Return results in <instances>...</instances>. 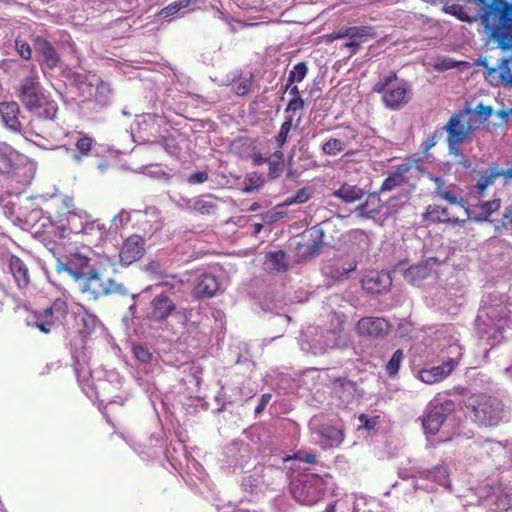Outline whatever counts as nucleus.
<instances>
[{
	"mask_svg": "<svg viewBox=\"0 0 512 512\" xmlns=\"http://www.w3.org/2000/svg\"><path fill=\"white\" fill-rule=\"evenodd\" d=\"M351 237L362 245L363 250L369 249L370 239L366 232L362 230H355L352 232Z\"/></svg>",
	"mask_w": 512,
	"mask_h": 512,
	"instance_id": "obj_46",
	"label": "nucleus"
},
{
	"mask_svg": "<svg viewBox=\"0 0 512 512\" xmlns=\"http://www.w3.org/2000/svg\"><path fill=\"white\" fill-rule=\"evenodd\" d=\"M397 78L396 71H390L373 86V91L381 94L384 106L391 110H398L409 102V89L406 82L403 81L400 85L391 87Z\"/></svg>",
	"mask_w": 512,
	"mask_h": 512,
	"instance_id": "obj_5",
	"label": "nucleus"
},
{
	"mask_svg": "<svg viewBox=\"0 0 512 512\" xmlns=\"http://www.w3.org/2000/svg\"><path fill=\"white\" fill-rule=\"evenodd\" d=\"M440 196L445 199L446 201H448L450 204H458L459 206H461L462 208H464V205L462 203V199L460 201H458L457 197L449 190H444Z\"/></svg>",
	"mask_w": 512,
	"mask_h": 512,
	"instance_id": "obj_54",
	"label": "nucleus"
},
{
	"mask_svg": "<svg viewBox=\"0 0 512 512\" xmlns=\"http://www.w3.org/2000/svg\"><path fill=\"white\" fill-rule=\"evenodd\" d=\"M392 279L385 271H370L361 280L362 288L370 294H381L389 290Z\"/></svg>",
	"mask_w": 512,
	"mask_h": 512,
	"instance_id": "obj_18",
	"label": "nucleus"
},
{
	"mask_svg": "<svg viewBox=\"0 0 512 512\" xmlns=\"http://www.w3.org/2000/svg\"><path fill=\"white\" fill-rule=\"evenodd\" d=\"M493 109L490 106H485L483 104H479L476 107V113L477 115L483 119L487 120L492 115Z\"/></svg>",
	"mask_w": 512,
	"mask_h": 512,
	"instance_id": "obj_53",
	"label": "nucleus"
},
{
	"mask_svg": "<svg viewBox=\"0 0 512 512\" xmlns=\"http://www.w3.org/2000/svg\"><path fill=\"white\" fill-rule=\"evenodd\" d=\"M20 107L15 101L0 102V116L5 127L15 133L23 134L27 139L30 137H42L34 128L33 121H30L25 128L19 119Z\"/></svg>",
	"mask_w": 512,
	"mask_h": 512,
	"instance_id": "obj_8",
	"label": "nucleus"
},
{
	"mask_svg": "<svg viewBox=\"0 0 512 512\" xmlns=\"http://www.w3.org/2000/svg\"><path fill=\"white\" fill-rule=\"evenodd\" d=\"M313 431L321 439V446L324 449L339 447L345 439L343 426L331 422L316 424Z\"/></svg>",
	"mask_w": 512,
	"mask_h": 512,
	"instance_id": "obj_14",
	"label": "nucleus"
},
{
	"mask_svg": "<svg viewBox=\"0 0 512 512\" xmlns=\"http://www.w3.org/2000/svg\"><path fill=\"white\" fill-rule=\"evenodd\" d=\"M263 265L269 273H285L289 268L288 255L283 250L267 252L264 256Z\"/></svg>",
	"mask_w": 512,
	"mask_h": 512,
	"instance_id": "obj_21",
	"label": "nucleus"
},
{
	"mask_svg": "<svg viewBox=\"0 0 512 512\" xmlns=\"http://www.w3.org/2000/svg\"><path fill=\"white\" fill-rule=\"evenodd\" d=\"M379 416L368 417L366 414L359 415V421L362 423L363 428L366 430L374 429L379 423Z\"/></svg>",
	"mask_w": 512,
	"mask_h": 512,
	"instance_id": "obj_48",
	"label": "nucleus"
},
{
	"mask_svg": "<svg viewBox=\"0 0 512 512\" xmlns=\"http://www.w3.org/2000/svg\"><path fill=\"white\" fill-rule=\"evenodd\" d=\"M465 406L473 413L474 421L479 425L496 426L505 416L503 403L484 393L472 394L467 397Z\"/></svg>",
	"mask_w": 512,
	"mask_h": 512,
	"instance_id": "obj_3",
	"label": "nucleus"
},
{
	"mask_svg": "<svg viewBox=\"0 0 512 512\" xmlns=\"http://www.w3.org/2000/svg\"><path fill=\"white\" fill-rule=\"evenodd\" d=\"M56 270L68 273L75 281L82 280L90 270V259L81 253H70L57 261Z\"/></svg>",
	"mask_w": 512,
	"mask_h": 512,
	"instance_id": "obj_11",
	"label": "nucleus"
},
{
	"mask_svg": "<svg viewBox=\"0 0 512 512\" xmlns=\"http://www.w3.org/2000/svg\"><path fill=\"white\" fill-rule=\"evenodd\" d=\"M192 211L202 215L214 214L217 210L216 204L212 200H206L204 198H196L190 205Z\"/></svg>",
	"mask_w": 512,
	"mask_h": 512,
	"instance_id": "obj_31",
	"label": "nucleus"
},
{
	"mask_svg": "<svg viewBox=\"0 0 512 512\" xmlns=\"http://www.w3.org/2000/svg\"><path fill=\"white\" fill-rule=\"evenodd\" d=\"M270 398H271L270 394H263L261 397L260 403L258 404V406L255 409V412L256 413L262 412L265 409L266 405L268 404Z\"/></svg>",
	"mask_w": 512,
	"mask_h": 512,
	"instance_id": "obj_57",
	"label": "nucleus"
},
{
	"mask_svg": "<svg viewBox=\"0 0 512 512\" xmlns=\"http://www.w3.org/2000/svg\"><path fill=\"white\" fill-rule=\"evenodd\" d=\"M320 245L315 241L299 242L297 249L302 257L314 255L319 251Z\"/></svg>",
	"mask_w": 512,
	"mask_h": 512,
	"instance_id": "obj_38",
	"label": "nucleus"
},
{
	"mask_svg": "<svg viewBox=\"0 0 512 512\" xmlns=\"http://www.w3.org/2000/svg\"><path fill=\"white\" fill-rule=\"evenodd\" d=\"M346 47L350 48L352 53H355L360 47V41L355 39H350L349 42L345 44Z\"/></svg>",
	"mask_w": 512,
	"mask_h": 512,
	"instance_id": "obj_60",
	"label": "nucleus"
},
{
	"mask_svg": "<svg viewBox=\"0 0 512 512\" xmlns=\"http://www.w3.org/2000/svg\"><path fill=\"white\" fill-rule=\"evenodd\" d=\"M165 149H166L169 153L174 154V153H176V151L178 150V147H177L176 145H171V146H170V145L166 144Z\"/></svg>",
	"mask_w": 512,
	"mask_h": 512,
	"instance_id": "obj_63",
	"label": "nucleus"
},
{
	"mask_svg": "<svg viewBox=\"0 0 512 512\" xmlns=\"http://www.w3.org/2000/svg\"><path fill=\"white\" fill-rule=\"evenodd\" d=\"M68 304L61 298L55 299L49 307L42 311H34L33 319L27 321L29 326L37 328L44 334H49L55 327L66 320Z\"/></svg>",
	"mask_w": 512,
	"mask_h": 512,
	"instance_id": "obj_6",
	"label": "nucleus"
},
{
	"mask_svg": "<svg viewBox=\"0 0 512 512\" xmlns=\"http://www.w3.org/2000/svg\"><path fill=\"white\" fill-rule=\"evenodd\" d=\"M367 206H368V203L366 202L365 204H360L358 207H357V210L359 211V213L361 215H366L368 213H370L371 211H367Z\"/></svg>",
	"mask_w": 512,
	"mask_h": 512,
	"instance_id": "obj_62",
	"label": "nucleus"
},
{
	"mask_svg": "<svg viewBox=\"0 0 512 512\" xmlns=\"http://www.w3.org/2000/svg\"><path fill=\"white\" fill-rule=\"evenodd\" d=\"M403 359L404 353L401 349H398L393 353L391 359L386 364V372L389 376H394L398 373Z\"/></svg>",
	"mask_w": 512,
	"mask_h": 512,
	"instance_id": "obj_37",
	"label": "nucleus"
},
{
	"mask_svg": "<svg viewBox=\"0 0 512 512\" xmlns=\"http://www.w3.org/2000/svg\"><path fill=\"white\" fill-rule=\"evenodd\" d=\"M287 89H289V94L292 95V98H301L300 90L297 86L291 85Z\"/></svg>",
	"mask_w": 512,
	"mask_h": 512,
	"instance_id": "obj_61",
	"label": "nucleus"
},
{
	"mask_svg": "<svg viewBox=\"0 0 512 512\" xmlns=\"http://www.w3.org/2000/svg\"><path fill=\"white\" fill-rule=\"evenodd\" d=\"M300 121L301 117H298L296 123L294 124L293 115H288L285 117V120L281 124L278 134L275 136V141L279 149H281L285 145L291 129L293 127L298 128Z\"/></svg>",
	"mask_w": 512,
	"mask_h": 512,
	"instance_id": "obj_28",
	"label": "nucleus"
},
{
	"mask_svg": "<svg viewBox=\"0 0 512 512\" xmlns=\"http://www.w3.org/2000/svg\"><path fill=\"white\" fill-rule=\"evenodd\" d=\"M445 420V415L440 407H433L427 411L422 420V425L426 433L436 434Z\"/></svg>",
	"mask_w": 512,
	"mask_h": 512,
	"instance_id": "obj_24",
	"label": "nucleus"
},
{
	"mask_svg": "<svg viewBox=\"0 0 512 512\" xmlns=\"http://www.w3.org/2000/svg\"><path fill=\"white\" fill-rule=\"evenodd\" d=\"M431 180L435 183L436 185V188H435V191L438 195H440L443 191H444V185H445V182L443 181L442 178L440 177H433L431 178Z\"/></svg>",
	"mask_w": 512,
	"mask_h": 512,
	"instance_id": "obj_58",
	"label": "nucleus"
},
{
	"mask_svg": "<svg viewBox=\"0 0 512 512\" xmlns=\"http://www.w3.org/2000/svg\"><path fill=\"white\" fill-rule=\"evenodd\" d=\"M421 173L420 167L414 163H403L398 165L383 181L381 191H392L404 185H412L411 180L417 178Z\"/></svg>",
	"mask_w": 512,
	"mask_h": 512,
	"instance_id": "obj_9",
	"label": "nucleus"
},
{
	"mask_svg": "<svg viewBox=\"0 0 512 512\" xmlns=\"http://www.w3.org/2000/svg\"><path fill=\"white\" fill-rule=\"evenodd\" d=\"M325 512H336V503L329 504L326 507Z\"/></svg>",
	"mask_w": 512,
	"mask_h": 512,
	"instance_id": "obj_64",
	"label": "nucleus"
},
{
	"mask_svg": "<svg viewBox=\"0 0 512 512\" xmlns=\"http://www.w3.org/2000/svg\"><path fill=\"white\" fill-rule=\"evenodd\" d=\"M16 95L25 110L41 120H54L58 113V105L47 92L37 76L24 78L17 89Z\"/></svg>",
	"mask_w": 512,
	"mask_h": 512,
	"instance_id": "obj_2",
	"label": "nucleus"
},
{
	"mask_svg": "<svg viewBox=\"0 0 512 512\" xmlns=\"http://www.w3.org/2000/svg\"><path fill=\"white\" fill-rule=\"evenodd\" d=\"M374 36V32L372 28L361 26V27H348L345 28L344 31H340L333 36V39H339L348 37L349 39H355L361 42L363 38H372Z\"/></svg>",
	"mask_w": 512,
	"mask_h": 512,
	"instance_id": "obj_27",
	"label": "nucleus"
},
{
	"mask_svg": "<svg viewBox=\"0 0 512 512\" xmlns=\"http://www.w3.org/2000/svg\"><path fill=\"white\" fill-rule=\"evenodd\" d=\"M326 482L318 474H303L291 483L293 498L302 505H315L324 495Z\"/></svg>",
	"mask_w": 512,
	"mask_h": 512,
	"instance_id": "obj_4",
	"label": "nucleus"
},
{
	"mask_svg": "<svg viewBox=\"0 0 512 512\" xmlns=\"http://www.w3.org/2000/svg\"><path fill=\"white\" fill-rule=\"evenodd\" d=\"M345 149V143L337 138H329L321 146V151L324 155L336 156L343 152Z\"/></svg>",
	"mask_w": 512,
	"mask_h": 512,
	"instance_id": "obj_33",
	"label": "nucleus"
},
{
	"mask_svg": "<svg viewBox=\"0 0 512 512\" xmlns=\"http://www.w3.org/2000/svg\"><path fill=\"white\" fill-rule=\"evenodd\" d=\"M293 459L306 462L309 464H315L316 463V456L313 453H304L302 451H298L293 455Z\"/></svg>",
	"mask_w": 512,
	"mask_h": 512,
	"instance_id": "obj_51",
	"label": "nucleus"
},
{
	"mask_svg": "<svg viewBox=\"0 0 512 512\" xmlns=\"http://www.w3.org/2000/svg\"><path fill=\"white\" fill-rule=\"evenodd\" d=\"M269 165V176L271 178H276L280 175L283 167V153L279 149L272 154V156L268 160Z\"/></svg>",
	"mask_w": 512,
	"mask_h": 512,
	"instance_id": "obj_34",
	"label": "nucleus"
},
{
	"mask_svg": "<svg viewBox=\"0 0 512 512\" xmlns=\"http://www.w3.org/2000/svg\"><path fill=\"white\" fill-rule=\"evenodd\" d=\"M500 199H494L491 201H485L481 204V209L486 215H491L493 212L500 209Z\"/></svg>",
	"mask_w": 512,
	"mask_h": 512,
	"instance_id": "obj_49",
	"label": "nucleus"
},
{
	"mask_svg": "<svg viewBox=\"0 0 512 512\" xmlns=\"http://www.w3.org/2000/svg\"><path fill=\"white\" fill-rule=\"evenodd\" d=\"M481 20L485 32L501 50L512 49V0H493Z\"/></svg>",
	"mask_w": 512,
	"mask_h": 512,
	"instance_id": "obj_1",
	"label": "nucleus"
},
{
	"mask_svg": "<svg viewBox=\"0 0 512 512\" xmlns=\"http://www.w3.org/2000/svg\"><path fill=\"white\" fill-rule=\"evenodd\" d=\"M15 48L19 56L24 60H30L32 58V49L30 45L20 39L15 40Z\"/></svg>",
	"mask_w": 512,
	"mask_h": 512,
	"instance_id": "obj_41",
	"label": "nucleus"
},
{
	"mask_svg": "<svg viewBox=\"0 0 512 512\" xmlns=\"http://www.w3.org/2000/svg\"><path fill=\"white\" fill-rule=\"evenodd\" d=\"M263 184L264 178L262 177V175L253 173L247 177L243 191L246 193H250L253 190L261 187Z\"/></svg>",
	"mask_w": 512,
	"mask_h": 512,
	"instance_id": "obj_39",
	"label": "nucleus"
},
{
	"mask_svg": "<svg viewBox=\"0 0 512 512\" xmlns=\"http://www.w3.org/2000/svg\"><path fill=\"white\" fill-rule=\"evenodd\" d=\"M145 254V240L137 234L127 237L119 251V262L129 266L140 260Z\"/></svg>",
	"mask_w": 512,
	"mask_h": 512,
	"instance_id": "obj_12",
	"label": "nucleus"
},
{
	"mask_svg": "<svg viewBox=\"0 0 512 512\" xmlns=\"http://www.w3.org/2000/svg\"><path fill=\"white\" fill-rule=\"evenodd\" d=\"M444 11L446 13L456 16L459 20L463 22L470 23L472 21L471 17L467 14V12L461 5L453 4L451 6H447L445 7Z\"/></svg>",
	"mask_w": 512,
	"mask_h": 512,
	"instance_id": "obj_40",
	"label": "nucleus"
},
{
	"mask_svg": "<svg viewBox=\"0 0 512 512\" xmlns=\"http://www.w3.org/2000/svg\"><path fill=\"white\" fill-rule=\"evenodd\" d=\"M363 195L364 192L361 188L356 185H350L347 183H344L339 189L332 193L333 197L341 199L346 203H353L358 201L363 197Z\"/></svg>",
	"mask_w": 512,
	"mask_h": 512,
	"instance_id": "obj_26",
	"label": "nucleus"
},
{
	"mask_svg": "<svg viewBox=\"0 0 512 512\" xmlns=\"http://www.w3.org/2000/svg\"><path fill=\"white\" fill-rule=\"evenodd\" d=\"M51 231L50 233L54 235L56 239H64L68 234V228L64 223L54 224L50 221Z\"/></svg>",
	"mask_w": 512,
	"mask_h": 512,
	"instance_id": "obj_45",
	"label": "nucleus"
},
{
	"mask_svg": "<svg viewBox=\"0 0 512 512\" xmlns=\"http://www.w3.org/2000/svg\"><path fill=\"white\" fill-rule=\"evenodd\" d=\"M270 157H265L261 153H254L251 155L252 163L254 166H260L267 163Z\"/></svg>",
	"mask_w": 512,
	"mask_h": 512,
	"instance_id": "obj_55",
	"label": "nucleus"
},
{
	"mask_svg": "<svg viewBox=\"0 0 512 512\" xmlns=\"http://www.w3.org/2000/svg\"><path fill=\"white\" fill-rule=\"evenodd\" d=\"M253 85V74L249 73L246 76H240L233 83V91L237 96H246Z\"/></svg>",
	"mask_w": 512,
	"mask_h": 512,
	"instance_id": "obj_32",
	"label": "nucleus"
},
{
	"mask_svg": "<svg viewBox=\"0 0 512 512\" xmlns=\"http://www.w3.org/2000/svg\"><path fill=\"white\" fill-rule=\"evenodd\" d=\"M219 289V282L212 274H202L198 278L195 293L200 297H212Z\"/></svg>",
	"mask_w": 512,
	"mask_h": 512,
	"instance_id": "obj_25",
	"label": "nucleus"
},
{
	"mask_svg": "<svg viewBox=\"0 0 512 512\" xmlns=\"http://www.w3.org/2000/svg\"><path fill=\"white\" fill-rule=\"evenodd\" d=\"M176 310V304L166 294L156 295L150 303L148 318L155 322L165 321Z\"/></svg>",
	"mask_w": 512,
	"mask_h": 512,
	"instance_id": "obj_17",
	"label": "nucleus"
},
{
	"mask_svg": "<svg viewBox=\"0 0 512 512\" xmlns=\"http://www.w3.org/2000/svg\"><path fill=\"white\" fill-rule=\"evenodd\" d=\"M358 265L355 257L346 255H340L327 261L322 271L326 277H329L335 281H341L347 279L349 274L356 270Z\"/></svg>",
	"mask_w": 512,
	"mask_h": 512,
	"instance_id": "obj_10",
	"label": "nucleus"
},
{
	"mask_svg": "<svg viewBox=\"0 0 512 512\" xmlns=\"http://www.w3.org/2000/svg\"><path fill=\"white\" fill-rule=\"evenodd\" d=\"M390 328V324L382 317H363L355 326L358 335L370 338H379L385 336Z\"/></svg>",
	"mask_w": 512,
	"mask_h": 512,
	"instance_id": "obj_15",
	"label": "nucleus"
},
{
	"mask_svg": "<svg viewBox=\"0 0 512 512\" xmlns=\"http://www.w3.org/2000/svg\"><path fill=\"white\" fill-rule=\"evenodd\" d=\"M461 356L462 353H459L457 359L450 358L439 366L420 369L417 373V378L423 383L429 385L438 383L446 379L453 372V370L457 367L459 358H461Z\"/></svg>",
	"mask_w": 512,
	"mask_h": 512,
	"instance_id": "obj_13",
	"label": "nucleus"
},
{
	"mask_svg": "<svg viewBox=\"0 0 512 512\" xmlns=\"http://www.w3.org/2000/svg\"><path fill=\"white\" fill-rule=\"evenodd\" d=\"M63 202H64V205L67 208L69 214H72V215H75V216L76 215H80L78 213V209L74 205V201H73L72 198L66 197Z\"/></svg>",
	"mask_w": 512,
	"mask_h": 512,
	"instance_id": "obj_56",
	"label": "nucleus"
},
{
	"mask_svg": "<svg viewBox=\"0 0 512 512\" xmlns=\"http://www.w3.org/2000/svg\"><path fill=\"white\" fill-rule=\"evenodd\" d=\"M34 47L43 57V63L50 69L55 68L60 62V56L53 44L47 39L37 36L33 39Z\"/></svg>",
	"mask_w": 512,
	"mask_h": 512,
	"instance_id": "obj_20",
	"label": "nucleus"
},
{
	"mask_svg": "<svg viewBox=\"0 0 512 512\" xmlns=\"http://www.w3.org/2000/svg\"><path fill=\"white\" fill-rule=\"evenodd\" d=\"M424 219L432 223H464L465 219H459L450 214L447 208L437 205H429L424 213Z\"/></svg>",
	"mask_w": 512,
	"mask_h": 512,
	"instance_id": "obj_23",
	"label": "nucleus"
},
{
	"mask_svg": "<svg viewBox=\"0 0 512 512\" xmlns=\"http://www.w3.org/2000/svg\"><path fill=\"white\" fill-rule=\"evenodd\" d=\"M502 176H504L507 179H512V167L504 170L502 172ZM502 221L503 225L512 224V204L506 207Z\"/></svg>",
	"mask_w": 512,
	"mask_h": 512,
	"instance_id": "obj_42",
	"label": "nucleus"
},
{
	"mask_svg": "<svg viewBox=\"0 0 512 512\" xmlns=\"http://www.w3.org/2000/svg\"><path fill=\"white\" fill-rule=\"evenodd\" d=\"M308 72V67L305 62L297 63L293 69L289 72L288 80H287V88L291 86L295 82H302L306 77Z\"/></svg>",
	"mask_w": 512,
	"mask_h": 512,
	"instance_id": "obj_35",
	"label": "nucleus"
},
{
	"mask_svg": "<svg viewBox=\"0 0 512 512\" xmlns=\"http://www.w3.org/2000/svg\"><path fill=\"white\" fill-rule=\"evenodd\" d=\"M79 138L77 139L75 146L77 149V159H81L89 155L92 146L94 144V139L84 132H78Z\"/></svg>",
	"mask_w": 512,
	"mask_h": 512,
	"instance_id": "obj_30",
	"label": "nucleus"
},
{
	"mask_svg": "<svg viewBox=\"0 0 512 512\" xmlns=\"http://www.w3.org/2000/svg\"><path fill=\"white\" fill-rule=\"evenodd\" d=\"M200 0H178L175 1L166 7L162 8L158 12V16L162 18H169L178 13L181 9L189 7L191 4H196Z\"/></svg>",
	"mask_w": 512,
	"mask_h": 512,
	"instance_id": "obj_29",
	"label": "nucleus"
},
{
	"mask_svg": "<svg viewBox=\"0 0 512 512\" xmlns=\"http://www.w3.org/2000/svg\"><path fill=\"white\" fill-rule=\"evenodd\" d=\"M441 133L439 131H435L430 134L422 143V152L426 154L431 148H433L438 142Z\"/></svg>",
	"mask_w": 512,
	"mask_h": 512,
	"instance_id": "obj_44",
	"label": "nucleus"
},
{
	"mask_svg": "<svg viewBox=\"0 0 512 512\" xmlns=\"http://www.w3.org/2000/svg\"><path fill=\"white\" fill-rule=\"evenodd\" d=\"M310 199V194L308 193L307 188H301L296 192V194L292 197H288L284 200V202L277 205V208L288 207L292 204H302L307 202Z\"/></svg>",
	"mask_w": 512,
	"mask_h": 512,
	"instance_id": "obj_36",
	"label": "nucleus"
},
{
	"mask_svg": "<svg viewBox=\"0 0 512 512\" xmlns=\"http://www.w3.org/2000/svg\"><path fill=\"white\" fill-rule=\"evenodd\" d=\"M209 179V175L206 171H197L195 173H192L188 177V183L195 185V184H202L206 182Z\"/></svg>",
	"mask_w": 512,
	"mask_h": 512,
	"instance_id": "obj_50",
	"label": "nucleus"
},
{
	"mask_svg": "<svg viewBox=\"0 0 512 512\" xmlns=\"http://www.w3.org/2000/svg\"><path fill=\"white\" fill-rule=\"evenodd\" d=\"M486 78L492 86L512 87V54L501 59L497 67L487 68Z\"/></svg>",
	"mask_w": 512,
	"mask_h": 512,
	"instance_id": "obj_16",
	"label": "nucleus"
},
{
	"mask_svg": "<svg viewBox=\"0 0 512 512\" xmlns=\"http://www.w3.org/2000/svg\"><path fill=\"white\" fill-rule=\"evenodd\" d=\"M9 270L19 289H26L30 282V274L27 265L18 256L11 255L9 258Z\"/></svg>",
	"mask_w": 512,
	"mask_h": 512,
	"instance_id": "obj_22",
	"label": "nucleus"
},
{
	"mask_svg": "<svg viewBox=\"0 0 512 512\" xmlns=\"http://www.w3.org/2000/svg\"><path fill=\"white\" fill-rule=\"evenodd\" d=\"M470 113L471 109L467 107L453 114L443 127L447 133V142L451 151L458 150L459 145L468 140L475 130L473 121L466 120Z\"/></svg>",
	"mask_w": 512,
	"mask_h": 512,
	"instance_id": "obj_7",
	"label": "nucleus"
},
{
	"mask_svg": "<svg viewBox=\"0 0 512 512\" xmlns=\"http://www.w3.org/2000/svg\"><path fill=\"white\" fill-rule=\"evenodd\" d=\"M305 107V102L302 98H292L285 109L286 113H290L293 115L296 111L303 110Z\"/></svg>",
	"mask_w": 512,
	"mask_h": 512,
	"instance_id": "obj_47",
	"label": "nucleus"
},
{
	"mask_svg": "<svg viewBox=\"0 0 512 512\" xmlns=\"http://www.w3.org/2000/svg\"><path fill=\"white\" fill-rule=\"evenodd\" d=\"M130 220V216L127 212L121 211L119 214L115 215L113 218V222L119 221L120 223L128 222Z\"/></svg>",
	"mask_w": 512,
	"mask_h": 512,
	"instance_id": "obj_59",
	"label": "nucleus"
},
{
	"mask_svg": "<svg viewBox=\"0 0 512 512\" xmlns=\"http://www.w3.org/2000/svg\"><path fill=\"white\" fill-rule=\"evenodd\" d=\"M82 280L81 292L88 293L93 299L110 293L109 287L103 283L99 272L95 269H90Z\"/></svg>",
	"mask_w": 512,
	"mask_h": 512,
	"instance_id": "obj_19",
	"label": "nucleus"
},
{
	"mask_svg": "<svg viewBox=\"0 0 512 512\" xmlns=\"http://www.w3.org/2000/svg\"><path fill=\"white\" fill-rule=\"evenodd\" d=\"M499 175H502V173H491L489 176H486L484 178H481L476 183V189L479 192V194H483V192L486 190V188L492 184L493 180L497 178Z\"/></svg>",
	"mask_w": 512,
	"mask_h": 512,
	"instance_id": "obj_43",
	"label": "nucleus"
},
{
	"mask_svg": "<svg viewBox=\"0 0 512 512\" xmlns=\"http://www.w3.org/2000/svg\"><path fill=\"white\" fill-rule=\"evenodd\" d=\"M134 355L141 362H148L151 358L149 351L142 346L134 347Z\"/></svg>",
	"mask_w": 512,
	"mask_h": 512,
	"instance_id": "obj_52",
	"label": "nucleus"
}]
</instances>
